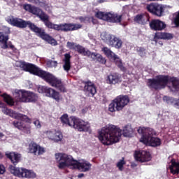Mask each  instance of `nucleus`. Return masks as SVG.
Here are the masks:
<instances>
[{
    "instance_id": "obj_28",
    "label": "nucleus",
    "mask_w": 179,
    "mask_h": 179,
    "mask_svg": "<svg viewBox=\"0 0 179 179\" xmlns=\"http://www.w3.org/2000/svg\"><path fill=\"white\" fill-rule=\"evenodd\" d=\"M171 165L169 166L171 173L173 175H179V162H176L175 159H172L171 161Z\"/></svg>"
},
{
    "instance_id": "obj_6",
    "label": "nucleus",
    "mask_w": 179,
    "mask_h": 179,
    "mask_svg": "<svg viewBox=\"0 0 179 179\" xmlns=\"http://www.w3.org/2000/svg\"><path fill=\"white\" fill-rule=\"evenodd\" d=\"M5 114L16 120L12 123L15 128H17V129H19V131H22L23 134H26L27 135L31 134V126L28 124H31V119L27 117V115L22 113H16L10 109H6ZM23 121H25L27 124Z\"/></svg>"
},
{
    "instance_id": "obj_44",
    "label": "nucleus",
    "mask_w": 179,
    "mask_h": 179,
    "mask_svg": "<svg viewBox=\"0 0 179 179\" xmlns=\"http://www.w3.org/2000/svg\"><path fill=\"white\" fill-rule=\"evenodd\" d=\"M48 65H52L54 68H57L58 62L57 61L49 60L48 61Z\"/></svg>"
},
{
    "instance_id": "obj_36",
    "label": "nucleus",
    "mask_w": 179,
    "mask_h": 179,
    "mask_svg": "<svg viewBox=\"0 0 179 179\" xmlns=\"http://www.w3.org/2000/svg\"><path fill=\"white\" fill-rule=\"evenodd\" d=\"M113 84L121 83L122 82L121 76L118 74V73H114L113 76Z\"/></svg>"
},
{
    "instance_id": "obj_33",
    "label": "nucleus",
    "mask_w": 179,
    "mask_h": 179,
    "mask_svg": "<svg viewBox=\"0 0 179 179\" xmlns=\"http://www.w3.org/2000/svg\"><path fill=\"white\" fill-rule=\"evenodd\" d=\"M31 13L38 17L43 13V10L38 7L33 6L32 11H31Z\"/></svg>"
},
{
    "instance_id": "obj_63",
    "label": "nucleus",
    "mask_w": 179,
    "mask_h": 179,
    "mask_svg": "<svg viewBox=\"0 0 179 179\" xmlns=\"http://www.w3.org/2000/svg\"><path fill=\"white\" fill-rule=\"evenodd\" d=\"M169 87L171 90V87L169 86Z\"/></svg>"
},
{
    "instance_id": "obj_30",
    "label": "nucleus",
    "mask_w": 179,
    "mask_h": 179,
    "mask_svg": "<svg viewBox=\"0 0 179 179\" xmlns=\"http://www.w3.org/2000/svg\"><path fill=\"white\" fill-rule=\"evenodd\" d=\"M134 133V129L131 127V125H126L123 128V136L124 137H132Z\"/></svg>"
},
{
    "instance_id": "obj_51",
    "label": "nucleus",
    "mask_w": 179,
    "mask_h": 179,
    "mask_svg": "<svg viewBox=\"0 0 179 179\" xmlns=\"http://www.w3.org/2000/svg\"><path fill=\"white\" fill-rule=\"evenodd\" d=\"M32 3H35L36 5H37V3H41L40 0H34Z\"/></svg>"
},
{
    "instance_id": "obj_31",
    "label": "nucleus",
    "mask_w": 179,
    "mask_h": 179,
    "mask_svg": "<svg viewBox=\"0 0 179 179\" xmlns=\"http://www.w3.org/2000/svg\"><path fill=\"white\" fill-rule=\"evenodd\" d=\"M113 41V47H115V48H116L117 50H120V48H122L123 42L120 38L114 37Z\"/></svg>"
},
{
    "instance_id": "obj_16",
    "label": "nucleus",
    "mask_w": 179,
    "mask_h": 179,
    "mask_svg": "<svg viewBox=\"0 0 179 179\" xmlns=\"http://www.w3.org/2000/svg\"><path fill=\"white\" fill-rule=\"evenodd\" d=\"M28 150L29 153H31L34 156H40L45 152L44 148L40 146V145H38L34 141H31L29 144Z\"/></svg>"
},
{
    "instance_id": "obj_45",
    "label": "nucleus",
    "mask_w": 179,
    "mask_h": 179,
    "mask_svg": "<svg viewBox=\"0 0 179 179\" xmlns=\"http://www.w3.org/2000/svg\"><path fill=\"white\" fill-rule=\"evenodd\" d=\"M64 62L71 63V55L66 53L64 55Z\"/></svg>"
},
{
    "instance_id": "obj_7",
    "label": "nucleus",
    "mask_w": 179,
    "mask_h": 179,
    "mask_svg": "<svg viewBox=\"0 0 179 179\" xmlns=\"http://www.w3.org/2000/svg\"><path fill=\"white\" fill-rule=\"evenodd\" d=\"M137 133L141 136L139 141L144 145L150 144L152 148H157L162 145V141L159 138L154 137L157 134L155 129L149 127H139Z\"/></svg>"
},
{
    "instance_id": "obj_5",
    "label": "nucleus",
    "mask_w": 179,
    "mask_h": 179,
    "mask_svg": "<svg viewBox=\"0 0 179 179\" xmlns=\"http://www.w3.org/2000/svg\"><path fill=\"white\" fill-rule=\"evenodd\" d=\"M39 19L43 22L45 26L48 29H52L56 30V31H63L64 33H68L69 31H75L82 29V24L75 23H62V24H54L50 22V17L45 14L44 11L38 16Z\"/></svg>"
},
{
    "instance_id": "obj_53",
    "label": "nucleus",
    "mask_w": 179,
    "mask_h": 179,
    "mask_svg": "<svg viewBox=\"0 0 179 179\" xmlns=\"http://www.w3.org/2000/svg\"><path fill=\"white\" fill-rule=\"evenodd\" d=\"M104 2H106V0H99L98 1V3H103Z\"/></svg>"
},
{
    "instance_id": "obj_43",
    "label": "nucleus",
    "mask_w": 179,
    "mask_h": 179,
    "mask_svg": "<svg viewBox=\"0 0 179 179\" xmlns=\"http://www.w3.org/2000/svg\"><path fill=\"white\" fill-rule=\"evenodd\" d=\"M55 134V131H48L46 133V135L48 138V139L52 140V138H54V135Z\"/></svg>"
},
{
    "instance_id": "obj_55",
    "label": "nucleus",
    "mask_w": 179,
    "mask_h": 179,
    "mask_svg": "<svg viewBox=\"0 0 179 179\" xmlns=\"http://www.w3.org/2000/svg\"><path fill=\"white\" fill-rule=\"evenodd\" d=\"M148 1H162V0H148Z\"/></svg>"
},
{
    "instance_id": "obj_38",
    "label": "nucleus",
    "mask_w": 179,
    "mask_h": 179,
    "mask_svg": "<svg viewBox=\"0 0 179 179\" xmlns=\"http://www.w3.org/2000/svg\"><path fill=\"white\" fill-rule=\"evenodd\" d=\"M173 23L176 27H179V11L176 12L174 15Z\"/></svg>"
},
{
    "instance_id": "obj_2",
    "label": "nucleus",
    "mask_w": 179,
    "mask_h": 179,
    "mask_svg": "<svg viewBox=\"0 0 179 179\" xmlns=\"http://www.w3.org/2000/svg\"><path fill=\"white\" fill-rule=\"evenodd\" d=\"M8 23L11 24V26H14L15 27H18V29H26V27H29L31 31L36 33L38 34V37L47 41L49 44L52 45H57V41L52 38V36H50L45 33V30L37 27L34 23L31 22V21H26L22 18L17 17H8L7 19Z\"/></svg>"
},
{
    "instance_id": "obj_42",
    "label": "nucleus",
    "mask_w": 179,
    "mask_h": 179,
    "mask_svg": "<svg viewBox=\"0 0 179 179\" xmlns=\"http://www.w3.org/2000/svg\"><path fill=\"white\" fill-rule=\"evenodd\" d=\"M63 69L64 71H66V72H69V71H71V63L64 62Z\"/></svg>"
},
{
    "instance_id": "obj_46",
    "label": "nucleus",
    "mask_w": 179,
    "mask_h": 179,
    "mask_svg": "<svg viewBox=\"0 0 179 179\" xmlns=\"http://www.w3.org/2000/svg\"><path fill=\"white\" fill-rule=\"evenodd\" d=\"M106 83H108V85H112L113 84V75L112 74L107 76Z\"/></svg>"
},
{
    "instance_id": "obj_41",
    "label": "nucleus",
    "mask_w": 179,
    "mask_h": 179,
    "mask_svg": "<svg viewBox=\"0 0 179 179\" xmlns=\"http://www.w3.org/2000/svg\"><path fill=\"white\" fill-rule=\"evenodd\" d=\"M23 8L24 10L29 12V13H31V11L33 10V6L31 4H25L23 6Z\"/></svg>"
},
{
    "instance_id": "obj_59",
    "label": "nucleus",
    "mask_w": 179,
    "mask_h": 179,
    "mask_svg": "<svg viewBox=\"0 0 179 179\" xmlns=\"http://www.w3.org/2000/svg\"><path fill=\"white\" fill-rule=\"evenodd\" d=\"M27 1H28V2H31V3H33L34 0H27Z\"/></svg>"
},
{
    "instance_id": "obj_49",
    "label": "nucleus",
    "mask_w": 179,
    "mask_h": 179,
    "mask_svg": "<svg viewBox=\"0 0 179 179\" xmlns=\"http://www.w3.org/2000/svg\"><path fill=\"white\" fill-rule=\"evenodd\" d=\"M108 110H109L110 113H113V102H111L110 104H109Z\"/></svg>"
},
{
    "instance_id": "obj_29",
    "label": "nucleus",
    "mask_w": 179,
    "mask_h": 179,
    "mask_svg": "<svg viewBox=\"0 0 179 179\" xmlns=\"http://www.w3.org/2000/svg\"><path fill=\"white\" fill-rule=\"evenodd\" d=\"M8 40H9V36L3 34V32H0V43H2L3 45L1 48L3 50H6L9 48V45H8Z\"/></svg>"
},
{
    "instance_id": "obj_17",
    "label": "nucleus",
    "mask_w": 179,
    "mask_h": 179,
    "mask_svg": "<svg viewBox=\"0 0 179 179\" xmlns=\"http://www.w3.org/2000/svg\"><path fill=\"white\" fill-rule=\"evenodd\" d=\"M134 159L137 162H147L151 160V155L149 152L145 150L134 152Z\"/></svg>"
},
{
    "instance_id": "obj_25",
    "label": "nucleus",
    "mask_w": 179,
    "mask_h": 179,
    "mask_svg": "<svg viewBox=\"0 0 179 179\" xmlns=\"http://www.w3.org/2000/svg\"><path fill=\"white\" fill-rule=\"evenodd\" d=\"M75 116L68 117L67 114H64L60 117L61 122L62 124H65L66 125H69V127H71L73 125V122L75 121Z\"/></svg>"
},
{
    "instance_id": "obj_57",
    "label": "nucleus",
    "mask_w": 179,
    "mask_h": 179,
    "mask_svg": "<svg viewBox=\"0 0 179 179\" xmlns=\"http://www.w3.org/2000/svg\"><path fill=\"white\" fill-rule=\"evenodd\" d=\"M4 135L3 134V133H0V138H3Z\"/></svg>"
},
{
    "instance_id": "obj_14",
    "label": "nucleus",
    "mask_w": 179,
    "mask_h": 179,
    "mask_svg": "<svg viewBox=\"0 0 179 179\" xmlns=\"http://www.w3.org/2000/svg\"><path fill=\"white\" fill-rule=\"evenodd\" d=\"M129 97L127 95H120L117 96L113 101V103L116 104V110L117 111L122 110L129 103Z\"/></svg>"
},
{
    "instance_id": "obj_23",
    "label": "nucleus",
    "mask_w": 179,
    "mask_h": 179,
    "mask_svg": "<svg viewBox=\"0 0 179 179\" xmlns=\"http://www.w3.org/2000/svg\"><path fill=\"white\" fill-rule=\"evenodd\" d=\"M134 21L138 24L145 25L150 21V16L144 13L137 14L134 16Z\"/></svg>"
},
{
    "instance_id": "obj_24",
    "label": "nucleus",
    "mask_w": 179,
    "mask_h": 179,
    "mask_svg": "<svg viewBox=\"0 0 179 179\" xmlns=\"http://www.w3.org/2000/svg\"><path fill=\"white\" fill-rule=\"evenodd\" d=\"M95 17L97 19H101V20H104L105 22H113V13H106L102 11H98L95 14Z\"/></svg>"
},
{
    "instance_id": "obj_1",
    "label": "nucleus",
    "mask_w": 179,
    "mask_h": 179,
    "mask_svg": "<svg viewBox=\"0 0 179 179\" xmlns=\"http://www.w3.org/2000/svg\"><path fill=\"white\" fill-rule=\"evenodd\" d=\"M22 68L25 72H29L31 75H35V76H38L39 78L44 79L47 83L50 85V86L59 89L60 92H66L65 85H64V83H62V81L60 79H58L50 73L41 70L40 68L36 66V65L30 63L22 62Z\"/></svg>"
},
{
    "instance_id": "obj_22",
    "label": "nucleus",
    "mask_w": 179,
    "mask_h": 179,
    "mask_svg": "<svg viewBox=\"0 0 179 179\" xmlns=\"http://www.w3.org/2000/svg\"><path fill=\"white\" fill-rule=\"evenodd\" d=\"M173 37H174V35L173 34H170L167 32H157L155 33L152 41H155V43H157L159 41V39L170 41L173 39Z\"/></svg>"
},
{
    "instance_id": "obj_18",
    "label": "nucleus",
    "mask_w": 179,
    "mask_h": 179,
    "mask_svg": "<svg viewBox=\"0 0 179 179\" xmlns=\"http://www.w3.org/2000/svg\"><path fill=\"white\" fill-rule=\"evenodd\" d=\"M66 47H67V48H69V50H73V51H76L77 52H78V54L83 55V57H85V55H87L89 54V52H86V51H87V50H86V48H85V47H83L80 45H77L76 43H75L73 42L68 41L66 43Z\"/></svg>"
},
{
    "instance_id": "obj_62",
    "label": "nucleus",
    "mask_w": 179,
    "mask_h": 179,
    "mask_svg": "<svg viewBox=\"0 0 179 179\" xmlns=\"http://www.w3.org/2000/svg\"><path fill=\"white\" fill-rule=\"evenodd\" d=\"M115 111V110L114 109V105H113V112Z\"/></svg>"
},
{
    "instance_id": "obj_54",
    "label": "nucleus",
    "mask_w": 179,
    "mask_h": 179,
    "mask_svg": "<svg viewBox=\"0 0 179 179\" xmlns=\"http://www.w3.org/2000/svg\"><path fill=\"white\" fill-rule=\"evenodd\" d=\"M102 40H106V41H107V40H110V37H106V38H104V36H103L102 37Z\"/></svg>"
},
{
    "instance_id": "obj_26",
    "label": "nucleus",
    "mask_w": 179,
    "mask_h": 179,
    "mask_svg": "<svg viewBox=\"0 0 179 179\" xmlns=\"http://www.w3.org/2000/svg\"><path fill=\"white\" fill-rule=\"evenodd\" d=\"M113 60L115 65L120 69V71L123 72H125L127 71L126 67L123 66L122 59L118 55H115V53L114 52L113 53Z\"/></svg>"
},
{
    "instance_id": "obj_56",
    "label": "nucleus",
    "mask_w": 179,
    "mask_h": 179,
    "mask_svg": "<svg viewBox=\"0 0 179 179\" xmlns=\"http://www.w3.org/2000/svg\"><path fill=\"white\" fill-rule=\"evenodd\" d=\"M79 20L82 21V20H84L85 18H84L83 17H79Z\"/></svg>"
},
{
    "instance_id": "obj_60",
    "label": "nucleus",
    "mask_w": 179,
    "mask_h": 179,
    "mask_svg": "<svg viewBox=\"0 0 179 179\" xmlns=\"http://www.w3.org/2000/svg\"><path fill=\"white\" fill-rule=\"evenodd\" d=\"M159 43L160 44V45H163V42L159 41Z\"/></svg>"
},
{
    "instance_id": "obj_35",
    "label": "nucleus",
    "mask_w": 179,
    "mask_h": 179,
    "mask_svg": "<svg viewBox=\"0 0 179 179\" xmlns=\"http://www.w3.org/2000/svg\"><path fill=\"white\" fill-rule=\"evenodd\" d=\"M126 164V162L124 161V157H122V159L117 163V167L118 168L120 171H123L124 166Z\"/></svg>"
},
{
    "instance_id": "obj_52",
    "label": "nucleus",
    "mask_w": 179,
    "mask_h": 179,
    "mask_svg": "<svg viewBox=\"0 0 179 179\" xmlns=\"http://www.w3.org/2000/svg\"><path fill=\"white\" fill-rule=\"evenodd\" d=\"M78 178H82L83 177H85V174L80 173V174L78 175Z\"/></svg>"
},
{
    "instance_id": "obj_40",
    "label": "nucleus",
    "mask_w": 179,
    "mask_h": 179,
    "mask_svg": "<svg viewBox=\"0 0 179 179\" xmlns=\"http://www.w3.org/2000/svg\"><path fill=\"white\" fill-rule=\"evenodd\" d=\"M145 48L139 47L137 48V52H138V55L140 57H143L145 55Z\"/></svg>"
},
{
    "instance_id": "obj_12",
    "label": "nucleus",
    "mask_w": 179,
    "mask_h": 179,
    "mask_svg": "<svg viewBox=\"0 0 179 179\" xmlns=\"http://www.w3.org/2000/svg\"><path fill=\"white\" fill-rule=\"evenodd\" d=\"M20 93L21 94L20 100L22 103H36L38 100V96L34 92L20 90Z\"/></svg>"
},
{
    "instance_id": "obj_19",
    "label": "nucleus",
    "mask_w": 179,
    "mask_h": 179,
    "mask_svg": "<svg viewBox=\"0 0 179 179\" xmlns=\"http://www.w3.org/2000/svg\"><path fill=\"white\" fill-rule=\"evenodd\" d=\"M150 29L153 31H163L166 27L165 22L159 19H152L149 22Z\"/></svg>"
},
{
    "instance_id": "obj_64",
    "label": "nucleus",
    "mask_w": 179,
    "mask_h": 179,
    "mask_svg": "<svg viewBox=\"0 0 179 179\" xmlns=\"http://www.w3.org/2000/svg\"><path fill=\"white\" fill-rule=\"evenodd\" d=\"M0 93H1V91H0Z\"/></svg>"
},
{
    "instance_id": "obj_11",
    "label": "nucleus",
    "mask_w": 179,
    "mask_h": 179,
    "mask_svg": "<svg viewBox=\"0 0 179 179\" xmlns=\"http://www.w3.org/2000/svg\"><path fill=\"white\" fill-rule=\"evenodd\" d=\"M71 128L77 129L78 132H89V131H90V124L82 119L75 117Z\"/></svg>"
},
{
    "instance_id": "obj_47",
    "label": "nucleus",
    "mask_w": 179,
    "mask_h": 179,
    "mask_svg": "<svg viewBox=\"0 0 179 179\" xmlns=\"http://www.w3.org/2000/svg\"><path fill=\"white\" fill-rule=\"evenodd\" d=\"M6 172V169L5 168V166L0 164V175L5 174Z\"/></svg>"
},
{
    "instance_id": "obj_48",
    "label": "nucleus",
    "mask_w": 179,
    "mask_h": 179,
    "mask_svg": "<svg viewBox=\"0 0 179 179\" xmlns=\"http://www.w3.org/2000/svg\"><path fill=\"white\" fill-rule=\"evenodd\" d=\"M34 124L36 128H41V123L40 122V120H36L34 122Z\"/></svg>"
},
{
    "instance_id": "obj_50",
    "label": "nucleus",
    "mask_w": 179,
    "mask_h": 179,
    "mask_svg": "<svg viewBox=\"0 0 179 179\" xmlns=\"http://www.w3.org/2000/svg\"><path fill=\"white\" fill-rule=\"evenodd\" d=\"M8 47H9L11 50H13V51H15V50H16V48H15V45H12V44L9 45Z\"/></svg>"
},
{
    "instance_id": "obj_34",
    "label": "nucleus",
    "mask_w": 179,
    "mask_h": 179,
    "mask_svg": "<svg viewBox=\"0 0 179 179\" xmlns=\"http://www.w3.org/2000/svg\"><path fill=\"white\" fill-rule=\"evenodd\" d=\"M4 101L6 103L8 106H15V101H13V98H12L10 96L6 94L3 96Z\"/></svg>"
},
{
    "instance_id": "obj_4",
    "label": "nucleus",
    "mask_w": 179,
    "mask_h": 179,
    "mask_svg": "<svg viewBox=\"0 0 179 179\" xmlns=\"http://www.w3.org/2000/svg\"><path fill=\"white\" fill-rule=\"evenodd\" d=\"M169 82L172 83V91H179V80L164 75H159L155 78L148 79L147 86L150 90L157 91L164 89Z\"/></svg>"
},
{
    "instance_id": "obj_58",
    "label": "nucleus",
    "mask_w": 179,
    "mask_h": 179,
    "mask_svg": "<svg viewBox=\"0 0 179 179\" xmlns=\"http://www.w3.org/2000/svg\"><path fill=\"white\" fill-rule=\"evenodd\" d=\"M2 157H3V155H2L1 152H0V159H2Z\"/></svg>"
},
{
    "instance_id": "obj_15",
    "label": "nucleus",
    "mask_w": 179,
    "mask_h": 179,
    "mask_svg": "<svg viewBox=\"0 0 179 179\" xmlns=\"http://www.w3.org/2000/svg\"><path fill=\"white\" fill-rule=\"evenodd\" d=\"M83 83L85 85L84 92L85 94H87L88 97H94V94L97 93V89L94 83L90 80L83 81Z\"/></svg>"
},
{
    "instance_id": "obj_3",
    "label": "nucleus",
    "mask_w": 179,
    "mask_h": 179,
    "mask_svg": "<svg viewBox=\"0 0 179 179\" xmlns=\"http://www.w3.org/2000/svg\"><path fill=\"white\" fill-rule=\"evenodd\" d=\"M57 160L59 158V169H65V167H72V169H77L79 171L86 173L92 168V164L87 161L79 162L78 160L73 159V157L66 154L58 153L55 155Z\"/></svg>"
},
{
    "instance_id": "obj_13",
    "label": "nucleus",
    "mask_w": 179,
    "mask_h": 179,
    "mask_svg": "<svg viewBox=\"0 0 179 179\" xmlns=\"http://www.w3.org/2000/svg\"><path fill=\"white\" fill-rule=\"evenodd\" d=\"M146 9L150 13L157 17L163 16V13H164V8L163 6L157 3L148 4L146 6Z\"/></svg>"
},
{
    "instance_id": "obj_37",
    "label": "nucleus",
    "mask_w": 179,
    "mask_h": 179,
    "mask_svg": "<svg viewBox=\"0 0 179 179\" xmlns=\"http://www.w3.org/2000/svg\"><path fill=\"white\" fill-rule=\"evenodd\" d=\"M122 15L117 14H113V23H120L121 24Z\"/></svg>"
},
{
    "instance_id": "obj_8",
    "label": "nucleus",
    "mask_w": 179,
    "mask_h": 179,
    "mask_svg": "<svg viewBox=\"0 0 179 179\" xmlns=\"http://www.w3.org/2000/svg\"><path fill=\"white\" fill-rule=\"evenodd\" d=\"M98 134V138L103 145H113V124L103 127Z\"/></svg>"
},
{
    "instance_id": "obj_61",
    "label": "nucleus",
    "mask_w": 179,
    "mask_h": 179,
    "mask_svg": "<svg viewBox=\"0 0 179 179\" xmlns=\"http://www.w3.org/2000/svg\"><path fill=\"white\" fill-rule=\"evenodd\" d=\"M177 104H178V106H179V101H178V102L177 103Z\"/></svg>"
},
{
    "instance_id": "obj_21",
    "label": "nucleus",
    "mask_w": 179,
    "mask_h": 179,
    "mask_svg": "<svg viewBox=\"0 0 179 179\" xmlns=\"http://www.w3.org/2000/svg\"><path fill=\"white\" fill-rule=\"evenodd\" d=\"M6 157L10 161L13 166H16L22 159V155L16 152H6Z\"/></svg>"
},
{
    "instance_id": "obj_9",
    "label": "nucleus",
    "mask_w": 179,
    "mask_h": 179,
    "mask_svg": "<svg viewBox=\"0 0 179 179\" xmlns=\"http://www.w3.org/2000/svg\"><path fill=\"white\" fill-rule=\"evenodd\" d=\"M8 169L10 173L16 177L36 178V173L31 170L26 169L24 168H17L13 165H10Z\"/></svg>"
},
{
    "instance_id": "obj_32",
    "label": "nucleus",
    "mask_w": 179,
    "mask_h": 179,
    "mask_svg": "<svg viewBox=\"0 0 179 179\" xmlns=\"http://www.w3.org/2000/svg\"><path fill=\"white\" fill-rule=\"evenodd\" d=\"M62 138H64V136L61 131H55V135L53 136L52 141H54L55 142H61V141H62Z\"/></svg>"
},
{
    "instance_id": "obj_27",
    "label": "nucleus",
    "mask_w": 179,
    "mask_h": 179,
    "mask_svg": "<svg viewBox=\"0 0 179 179\" xmlns=\"http://www.w3.org/2000/svg\"><path fill=\"white\" fill-rule=\"evenodd\" d=\"M122 136V130L117 128L115 126H113V143H117Z\"/></svg>"
},
{
    "instance_id": "obj_39",
    "label": "nucleus",
    "mask_w": 179,
    "mask_h": 179,
    "mask_svg": "<svg viewBox=\"0 0 179 179\" xmlns=\"http://www.w3.org/2000/svg\"><path fill=\"white\" fill-rule=\"evenodd\" d=\"M102 51L105 54V55H106V57H111V55L113 54V52L111 51V50H110L107 47L103 48Z\"/></svg>"
},
{
    "instance_id": "obj_20",
    "label": "nucleus",
    "mask_w": 179,
    "mask_h": 179,
    "mask_svg": "<svg viewBox=\"0 0 179 179\" xmlns=\"http://www.w3.org/2000/svg\"><path fill=\"white\" fill-rule=\"evenodd\" d=\"M87 52L88 54L84 55V57H88L89 58H91L92 61H95L96 62H99V64H103V65L106 64L107 60H106V58L103 57V55H101L100 53L92 52L89 50H87L86 52Z\"/></svg>"
},
{
    "instance_id": "obj_10",
    "label": "nucleus",
    "mask_w": 179,
    "mask_h": 179,
    "mask_svg": "<svg viewBox=\"0 0 179 179\" xmlns=\"http://www.w3.org/2000/svg\"><path fill=\"white\" fill-rule=\"evenodd\" d=\"M38 93H45L47 97L53 99L55 101H57V103H59V100H61V95L59 94V92L52 88L42 86L38 88Z\"/></svg>"
}]
</instances>
